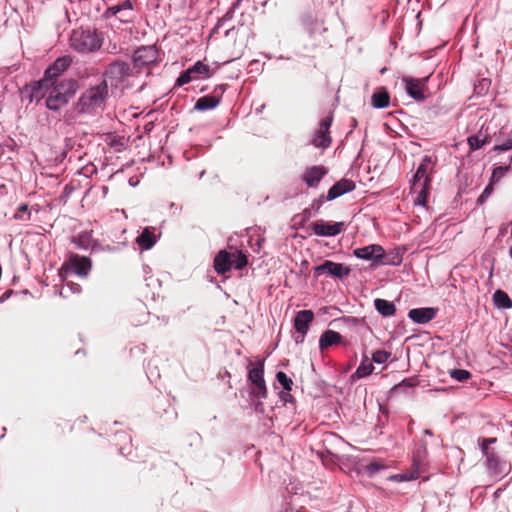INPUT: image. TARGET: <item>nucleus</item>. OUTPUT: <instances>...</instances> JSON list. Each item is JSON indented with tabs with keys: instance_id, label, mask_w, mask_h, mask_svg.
Wrapping results in <instances>:
<instances>
[{
	"instance_id": "obj_1",
	"label": "nucleus",
	"mask_w": 512,
	"mask_h": 512,
	"mask_svg": "<svg viewBox=\"0 0 512 512\" xmlns=\"http://www.w3.org/2000/svg\"><path fill=\"white\" fill-rule=\"evenodd\" d=\"M108 98V86L106 81L85 90L76 104L78 113H94L103 110Z\"/></svg>"
},
{
	"instance_id": "obj_2",
	"label": "nucleus",
	"mask_w": 512,
	"mask_h": 512,
	"mask_svg": "<svg viewBox=\"0 0 512 512\" xmlns=\"http://www.w3.org/2000/svg\"><path fill=\"white\" fill-rule=\"evenodd\" d=\"M103 41L102 33L90 29H75L70 36L71 48L83 54L99 50Z\"/></svg>"
},
{
	"instance_id": "obj_3",
	"label": "nucleus",
	"mask_w": 512,
	"mask_h": 512,
	"mask_svg": "<svg viewBox=\"0 0 512 512\" xmlns=\"http://www.w3.org/2000/svg\"><path fill=\"white\" fill-rule=\"evenodd\" d=\"M75 92V82L63 80L55 82L49 88L46 106L50 110H58L65 106Z\"/></svg>"
},
{
	"instance_id": "obj_4",
	"label": "nucleus",
	"mask_w": 512,
	"mask_h": 512,
	"mask_svg": "<svg viewBox=\"0 0 512 512\" xmlns=\"http://www.w3.org/2000/svg\"><path fill=\"white\" fill-rule=\"evenodd\" d=\"M132 76L130 64L123 60L111 62L103 73V81L110 84L113 88H119Z\"/></svg>"
},
{
	"instance_id": "obj_5",
	"label": "nucleus",
	"mask_w": 512,
	"mask_h": 512,
	"mask_svg": "<svg viewBox=\"0 0 512 512\" xmlns=\"http://www.w3.org/2000/svg\"><path fill=\"white\" fill-rule=\"evenodd\" d=\"M354 255L363 260H372V266L377 267L380 265H399L400 260L397 258L396 260H389L388 254L385 253V250L381 245L372 244L365 247L357 248L354 250Z\"/></svg>"
},
{
	"instance_id": "obj_6",
	"label": "nucleus",
	"mask_w": 512,
	"mask_h": 512,
	"mask_svg": "<svg viewBox=\"0 0 512 512\" xmlns=\"http://www.w3.org/2000/svg\"><path fill=\"white\" fill-rule=\"evenodd\" d=\"M92 267L91 259L78 254L70 255L67 262L60 269V277L65 281L68 272H74L80 277L88 276Z\"/></svg>"
},
{
	"instance_id": "obj_7",
	"label": "nucleus",
	"mask_w": 512,
	"mask_h": 512,
	"mask_svg": "<svg viewBox=\"0 0 512 512\" xmlns=\"http://www.w3.org/2000/svg\"><path fill=\"white\" fill-rule=\"evenodd\" d=\"M248 380L251 382V394L259 399H265L268 391L264 380V360H260L249 369Z\"/></svg>"
},
{
	"instance_id": "obj_8",
	"label": "nucleus",
	"mask_w": 512,
	"mask_h": 512,
	"mask_svg": "<svg viewBox=\"0 0 512 512\" xmlns=\"http://www.w3.org/2000/svg\"><path fill=\"white\" fill-rule=\"evenodd\" d=\"M429 76L424 78H412L408 76H404L402 78L403 83L405 84V90L407 94L412 97L414 100L418 102L425 101L428 96V87L427 81Z\"/></svg>"
},
{
	"instance_id": "obj_9",
	"label": "nucleus",
	"mask_w": 512,
	"mask_h": 512,
	"mask_svg": "<svg viewBox=\"0 0 512 512\" xmlns=\"http://www.w3.org/2000/svg\"><path fill=\"white\" fill-rule=\"evenodd\" d=\"M333 116L329 115L321 120L318 129L315 132V135L312 139V144L318 148H327L330 146L332 142V138L330 136V127L332 125Z\"/></svg>"
},
{
	"instance_id": "obj_10",
	"label": "nucleus",
	"mask_w": 512,
	"mask_h": 512,
	"mask_svg": "<svg viewBox=\"0 0 512 512\" xmlns=\"http://www.w3.org/2000/svg\"><path fill=\"white\" fill-rule=\"evenodd\" d=\"M314 272L316 275L328 273L329 275L342 279L347 277L351 270L344 264L325 260L321 265L314 267Z\"/></svg>"
},
{
	"instance_id": "obj_11",
	"label": "nucleus",
	"mask_w": 512,
	"mask_h": 512,
	"mask_svg": "<svg viewBox=\"0 0 512 512\" xmlns=\"http://www.w3.org/2000/svg\"><path fill=\"white\" fill-rule=\"evenodd\" d=\"M52 84H54L53 81L43 78L35 82L32 86L26 87L23 93L29 98L30 102H39L44 97L48 96L49 88Z\"/></svg>"
},
{
	"instance_id": "obj_12",
	"label": "nucleus",
	"mask_w": 512,
	"mask_h": 512,
	"mask_svg": "<svg viewBox=\"0 0 512 512\" xmlns=\"http://www.w3.org/2000/svg\"><path fill=\"white\" fill-rule=\"evenodd\" d=\"M158 51L155 46H143L138 48L134 55L133 61L136 66H149L157 62Z\"/></svg>"
},
{
	"instance_id": "obj_13",
	"label": "nucleus",
	"mask_w": 512,
	"mask_h": 512,
	"mask_svg": "<svg viewBox=\"0 0 512 512\" xmlns=\"http://www.w3.org/2000/svg\"><path fill=\"white\" fill-rule=\"evenodd\" d=\"M72 64V58L70 56L59 57L50 65L44 74V78L55 82L58 81V77L65 72Z\"/></svg>"
},
{
	"instance_id": "obj_14",
	"label": "nucleus",
	"mask_w": 512,
	"mask_h": 512,
	"mask_svg": "<svg viewBox=\"0 0 512 512\" xmlns=\"http://www.w3.org/2000/svg\"><path fill=\"white\" fill-rule=\"evenodd\" d=\"M210 67L201 61H197L192 67L188 68L186 71L180 74L178 79L176 80V85L182 86L191 82L194 79H197L201 74H209Z\"/></svg>"
},
{
	"instance_id": "obj_15",
	"label": "nucleus",
	"mask_w": 512,
	"mask_h": 512,
	"mask_svg": "<svg viewBox=\"0 0 512 512\" xmlns=\"http://www.w3.org/2000/svg\"><path fill=\"white\" fill-rule=\"evenodd\" d=\"M328 173V169L323 165H315L306 168L302 175L304 183L311 188H315L319 185L321 180Z\"/></svg>"
},
{
	"instance_id": "obj_16",
	"label": "nucleus",
	"mask_w": 512,
	"mask_h": 512,
	"mask_svg": "<svg viewBox=\"0 0 512 512\" xmlns=\"http://www.w3.org/2000/svg\"><path fill=\"white\" fill-rule=\"evenodd\" d=\"M313 232L318 236H336L344 230L343 222H336L333 224L317 221L312 224Z\"/></svg>"
},
{
	"instance_id": "obj_17",
	"label": "nucleus",
	"mask_w": 512,
	"mask_h": 512,
	"mask_svg": "<svg viewBox=\"0 0 512 512\" xmlns=\"http://www.w3.org/2000/svg\"><path fill=\"white\" fill-rule=\"evenodd\" d=\"M356 184L350 180L343 178L336 182L329 190L326 195V200L332 201L345 193L355 190Z\"/></svg>"
},
{
	"instance_id": "obj_18",
	"label": "nucleus",
	"mask_w": 512,
	"mask_h": 512,
	"mask_svg": "<svg viewBox=\"0 0 512 512\" xmlns=\"http://www.w3.org/2000/svg\"><path fill=\"white\" fill-rule=\"evenodd\" d=\"M217 91H220V94L224 91V85L217 86L214 90V93ZM221 95L215 96V95H206L203 97H200L195 105L194 109L198 111H207L216 108L220 103Z\"/></svg>"
},
{
	"instance_id": "obj_19",
	"label": "nucleus",
	"mask_w": 512,
	"mask_h": 512,
	"mask_svg": "<svg viewBox=\"0 0 512 512\" xmlns=\"http://www.w3.org/2000/svg\"><path fill=\"white\" fill-rule=\"evenodd\" d=\"M314 320V313L311 310H301L299 311L294 319V328L295 330L302 335V340L306 335L309 325Z\"/></svg>"
},
{
	"instance_id": "obj_20",
	"label": "nucleus",
	"mask_w": 512,
	"mask_h": 512,
	"mask_svg": "<svg viewBox=\"0 0 512 512\" xmlns=\"http://www.w3.org/2000/svg\"><path fill=\"white\" fill-rule=\"evenodd\" d=\"M437 309L426 307V308H414L408 312V317L418 324H426L436 317Z\"/></svg>"
},
{
	"instance_id": "obj_21",
	"label": "nucleus",
	"mask_w": 512,
	"mask_h": 512,
	"mask_svg": "<svg viewBox=\"0 0 512 512\" xmlns=\"http://www.w3.org/2000/svg\"><path fill=\"white\" fill-rule=\"evenodd\" d=\"M432 161L429 156H425L419 167L416 170L415 175L413 176L411 183H426L431 184V176L429 171L431 170Z\"/></svg>"
},
{
	"instance_id": "obj_22",
	"label": "nucleus",
	"mask_w": 512,
	"mask_h": 512,
	"mask_svg": "<svg viewBox=\"0 0 512 512\" xmlns=\"http://www.w3.org/2000/svg\"><path fill=\"white\" fill-rule=\"evenodd\" d=\"M232 255L226 250H221L214 258V269L218 274H225L232 268Z\"/></svg>"
},
{
	"instance_id": "obj_23",
	"label": "nucleus",
	"mask_w": 512,
	"mask_h": 512,
	"mask_svg": "<svg viewBox=\"0 0 512 512\" xmlns=\"http://www.w3.org/2000/svg\"><path fill=\"white\" fill-rule=\"evenodd\" d=\"M342 336L334 330H326L322 333L319 339V349L324 351L333 345L340 344Z\"/></svg>"
},
{
	"instance_id": "obj_24",
	"label": "nucleus",
	"mask_w": 512,
	"mask_h": 512,
	"mask_svg": "<svg viewBox=\"0 0 512 512\" xmlns=\"http://www.w3.org/2000/svg\"><path fill=\"white\" fill-rule=\"evenodd\" d=\"M372 106L375 108H386L390 104V95L386 88L381 87L377 89L371 97Z\"/></svg>"
},
{
	"instance_id": "obj_25",
	"label": "nucleus",
	"mask_w": 512,
	"mask_h": 512,
	"mask_svg": "<svg viewBox=\"0 0 512 512\" xmlns=\"http://www.w3.org/2000/svg\"><path fill=\"white\" fill-rule=\"evenodd\" d=\"M136 243L141 249L148 250L156 243V236L149 227H146L136 238Z\"/></svg>"
},
{
	"instance_id": "obj_26",
	"label": "nucleus",
	"mask_w": 512,
	"mask_h": 512,
	"mask_svg": "<svg viewBox=\"0 0 512 512\" xmlns=\"http://www.w3.org/2000/svg\"><path fill=\"white\" fill-rule=\"evenodd\" d=\"M430 184L426 183H411V189L413 193L417 194L415 198V204L425 205L429 195Z\"/></svg>"
},
{
	"instance_id": "obj_27",
	"label": "nucleus",
	"mask_w": 512,
	"mask_h": 512,
	"mask_svg": "<svg viewBox=\"0 0 512 512\" xmlns=\"http://www.w3.org/2000/svg\"><path fill=\"white\" fill-rule=\"evenodd\" d=\"M374 306L377 312L384 317L393 316L396 312V307L394 303L385 299H375Z\"/></svg>"
},
{
	"instance_id": "obj_28",
	"label": "nucleus",
	"mask_w": 512,
	"mask_h": 512,
	"mask_svg": "<svg viewBox=\"0 0 512 512\" xmlns=\"http://www.w3.org/2000/svg\"><path fill=\"white\" fill-rule=\"evenodd\" d=\"M493 300L495 304L500 308H511L512 307V301L509 298L508 294L502 290H496L493 294Z\"/></svg>"
},
{
	"instance_id": "obj_29",
	"label": "nucleus",
	"mask_w": 512,
	"mask_h": 512,
	"mask_svg": "<svg viewBox=\"0 0 512 512\" xmlns=\"http://www.w3.org/2000/svg\"><path fill=\"white\" fill-rule=\"evenodd\" d=\"M373 369H374V366L372 364V361H370L368 357H364L361 364L357 368L355 374L359 378L366 377L373 372Z\"/></svg>"
},
{
	"instance_id": "obj_30",
	"label": "nucleus",
	"mask_w": 512,
	"mask_h": 512,
	"mask_svg": "<svg viewBox=\"0 0 512 512\" xmlns=\"http://www.w3.org/2000/svg\"><path fill=\"white\" fill-rule=\"evenodd\" d=\"M231 255L233 256L232 267L235 269L241 270L247 265V256L242 251L236 250L235 252L231 253Z\"/></svg>"
},
{
	"instance_id": "obj_31",
	"label": "nucleus",
	"mask_w": 512,
	"mask_h": 512,
	"mask_svg": "<svg viewBox=\"0 0 512 512\" xmlns=\"http://www.w3.org/2000/svg\"><path fill=\"white\" fill-rule=\"evenodd\" d=\"M31 213L27 204H21L14 214L15 220L27 221L30 219Z\"/></svg>"
},
{
	"instance_id": "obj_32",
	"label": "nucleus",
	"mask_w": 512,
	"mask_h": 512,
	"mask_svg": "<svg viewBox=\"0 0 512 512\" xmlns=\"http://www.w3.org/2000/svg\"><path fill=\"white\" fill-rule=\"evenodd\" d=\"M276 379L279 382V384L283 387V390L291 391L293 381L286 375V373H284L283 371L277 372Z\"/></svg>"
},
{
	"instance_id": "obj_33",
	"label": "nucleus",
	"mask_w": 512,
	"mask_h": 512,
	"mask_svg": "<svg viewBox=\"0 0 512 512\" xmlns=\"http://www.w3.org/2000/svg\"><path fill=\"white\" fill-rule=\"evenodd\" d=\"M494 442H496V438H486L483 439L481 444L482 452L486 456L487 461L490 463L494 460V454L489 451V446Z\"/></svg>"
},
{
	"instance_id": "obj_34",
	"label": "nucleus",
	"mask_w": 512,
	"mask_h": 512,
	"mask_svg": "<svg viewBox=\"0 0 512 512\" xmlns=\"http://www.w3.org/2000/svg\"><path fill=\"white\" fill-rule=\"evenodd\" d=\"M450 376L459 382H464L471 377V373L464 369H453L450 371Z\"/></svg>"
},
{
	"instance_id": "obj_35",
	"label": "nucleus",
	"mask_w": 512,
	"mask_h": 512,
	"mask_svg": "<svg viewBox=\"0 0 512 512\" xmlns=\"http://www.w3.org/2000/svg\"><path fill=\"white\" fill-rule=\"evenodd\" d=\"M487 142V137L481 138L479 135H473L468 138V144L471 150L480 149Z\"/></svg>"
},
{
	"instance_id": "obj_36",
	"label": "nucleus",
	"mask_w": 512,
	"mask_h": 512,
	"mask_svg": "<svg viewBox=\"0 0 512 512\" xmlns=\"http://www.w3.org/2000/svg\"><path fill=\"white\" fill-rule=\"evenodd\" d=\"M390 356L391 353L386 350H376L372 354V362L383 364L389 359Z\"/></svg>"
},
{
	"instance_id": "obj_37",
	"label": "nucleus",
	"mask_w": 512,
	"mask_h": 512,
	"mask_svg": "<svg viewBox=\"0 0 512 512\" xmlns=\"http://www.w3.org/2000/svg\"><path fill=\"white\" fill-rule=\"evenodd\" d=\"M510 149H512V133L505 142L495 145L493 148L494 151H507Z\"/></svg>"
},
{
	"instance_id": "obj_38",
	"label": "nucleus",
	"mask_w": 512,
	"mask_h": 512,
	"mask_svg": "<svg viewBox=\"0 0 512 512\" xmlns=\"http://www.w3.org/2000/svg\"><path fill=\"white\" fill-rule=\"evenodd\" d=\"M493 192V183L491 182L485 189L484 191L481 193V195L479 196V198L477 199V202L479 204H482L486 201V199L491 195V193Z\"/></svg>"
},
{
	"instance_id": "obj_39",
	"label": "nucleus",
	"mask_w": 512,
	"mask_h": 512,
	"mask_svg": "<svg viewBox=\"0 0 512 512\" xmlns=\"http://www.w3.org/2000/svg\"><path fill=\"white\" fill-rule=\"evenodd\" d=\"M384 468L385 466L383 464L379 462H372L367 466V472L372 476Z\"/></svg>"
},
{
	"instance_id": "obj_40",
	"label": "nucleus",
	"mask_w": 512,
	"mask_h": 512,
	"mask_svg": "<svg viewBox=\"0 0 512 512\" xmlns=\"http://www.w3.org/2000/svg\"><path fill=\"white\" fill-rule=\"evenodd\" d=\"M233 17V11H228L221 19H219L217 25L213 28V32H216L226 21L231 20Z\"/></svg>"
},
{
	"instance_id": "obj_41",
	"label": "nucleus",
	"mask_w": 512,
	"mask_h": 512,
	"mask_svg": "<svg viewBox=\"0 0 512 512\" xmlns=\"http://www.w3.org/2000/svg\"><path fill=\"white\" fill-rule=\"evenodd\" d=\"M280 397L285 402H292L293 401V397L290 394V391H286V390L282 391L280 393Z\"/></svg>"
},
{
	"instance_id": "obj_42",
	"label": "nucleus",
	"mask_w": 512,
	"mask_h": 512,
	"mask_svg": "<svg viewBox=\"0 0 512 512\" xmlns=\"http://www.w3.org/2000/svg\"><path fill=\"white\" fill-rule=\"evenodd\" d=\"M122 10H132V3L130 0H125L123 3L118 4Z\"/></svg>"
},
{
	"instance_id": "obj_43",
	"label": "nucleus",
	"mask_w": 512,
	"mask_h": 512,
	"mask_svg": "<svg viewBox=\"0 0 512 512\" xmlns=\"http://www.w3.org/2000/svg\"><path fill=\"white\" fill-rule=\"evenodd\" d=\"M507 170H508V167H496L493 170V177H495L497 175L502 176L504 174V172Z\"/></svg>"
},
{
	"instance_id": "obj_44",
	"label": "nucleus",
	"mask_w": 512,
	"mask_h": 512,
	"mask_svg": "<svg viewBox=\"0 0 512 512\" xmlns=\"http://www.w3.org/2000/svg\"><path fill=\"white\" fill-rule=\"evenodd\" d=\"M67 286L70 287V290L73 292L81 291V286L79 284H75L73 282H67Z\"/></svg>"
},
{
	"instance_id": "obj_45",
	"label": "nucleus",
	"mask_w": 512,
	"mask_h": 512,
	"mask_svg": "<svg viewBox=\"0 0 512 512\" xmlns=\"http://www.w3.org/2000/svg\"><path fill=\"white\" fill-rule=\"evenodd\" d=\"M108 12H110L111 15H116L119 12H121V8L119 7V5L111 6L110 8H108Z\"/></svg>"
},
{
	"instance_id": "obj_46",
	"label": "nucleus",
	"mask_w": 512,
	"mask_h": 512,
	"mask_svg": "<svg viewBox=\"0 0 512 512\" xmlns=\"http://www.w3.org/2000/svg\"><path fill=\"white\" fill-rule=\"evenodd\" d=\"M108 12H110L111 15H116L119 12H121V8L119 7V5L111 6L110 8H108Z\"/></svg>"
},
{
	"instance_id": "obj_47",
	"label": "nucleus",
	"mask_w": 512,
	"mask_h": 512,
	"mask_svg": "<svg viewBox=\"0 0 512 512\" xmlns=\"http://www.w3.org/2000/svg\"><path fill=\"white\" fill-rule=\"evenodd\" d=\"M108 12H110L111 15H116L119 12H121V8L119 7V5L111 6L110 8H108Z\"/></svg>"
},
{
	"instance_id": "obj_48",
	"label": "nucleus",
	"mask_w": 512,
	"mask_h": 512,
	"mask_svg": "<svg viewBox=\"0 0 512 512\" xmlns=\"http://www.w3.org/2000/svg\"><path fill=\"white\" fill-rule=\"evenodd\" d=\"M324 195H321L318 199L314 200L313 201V206H316L317 209L320 208V206L322 205L323 201H324Z\"/></svg>"
},
{
	"instance_id": "obj_49",
	"label": "nucleus",
	"mask_w": 512,
	"mask_h": 512,
	"mask_svg": "<svg viewBox=\"0 0 512 512\" xmlns=\"http://www.w3.org/2000/svg\"><path fill=\"white\" fill-rule=\"evenodd\" d=\"M400 385L412 387V386H414V383H413L412 379H406Z\"/></svg>"
},
{
	"instance_id": "obj_50",
	"label": "nucleus",
	"mask_w": 512,
	"mask_h": 512,
	"mask_svg": "<svg viewBox=\"0 0 512 512\" xmlns=\"http://www.w3.org/2000/svg\"><path fill=\"white\" fill-rule=\"evenodd\" d=\"M397 258L400 260V263H401L402 262V257L400 255L397 254V255H394L392 257L390 255H388V259L389 260H396Z\"/></svg>"
},
{
	"instance_id": "obj_51",
	"label": "nucleus",
	"mask_w": 512,
	"mask_h": 512,
	"mask_svg": "<svg viewBox=\"0 0 512 512\" xmlns=\"http://www.w3.org/2000/svg\"><path fill=\"white\" fill-rule=\"evenodd\" d=\"M509 256L512 258V246L509 249Z\"/></svg>"
},
{
	"instance_id": "obj_52",
	"label": "nucleus",
	"mask_w": 512,
	"mask_h": 512,
	"mask_svg": "<svg viewBox=\"0 0 512 512\" xmlns=\"http://www.w3.org/2000/svg\"><path fill=\"white\" fill-rule=\"evenodd\" d=\"M392 478H395L396 480H399V476L398 475H394Z\"/></svg>"
},
{
	"instance_id": "obj_53",
	"label": "nucleus",
	"mask_w": 512,
	"mask_h": 512,
	"mask_svg": "<svg viewBox=\"0 0 512 512\" xmlns=\"http://www.w3.org/2000/svg\"><path fill=\"white\" fill-rule=\"evenodd\" d=\"M392 478H395L396 480H399V476L398 475H394Z\"/></svg>"
}]
</instances>
